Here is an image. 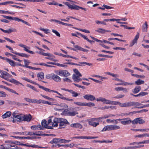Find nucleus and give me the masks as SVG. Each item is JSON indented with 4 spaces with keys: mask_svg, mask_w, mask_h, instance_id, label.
<instances>
[{
    "mask_svg": "<svg viewBox=\"0 0 149 149\" xmlns=\"http://www.w3.org/2000/svg\"><path fill=\"white\" fill-rule=\"evenodd\" d=\"M39 88H42V89L44 90L46 92H49L50 93L51 92H53L54 91V90H52L48 88H45L44 86H39Z\"/></svg>",
    "mask_w": 149,
    "mask_h": 149,
    "instance_id": "c756f323",
    "label": "nucleus"
},
{
    "mask_svg": "<svg viewBox=\"0 0 149 149\" xmlns=\"http://www.w3.org/2000/svg\"><path fill=\"white\" fill-rule=\"evenodd\" d=\"M53 92L57 93V94H58V95H60V96H56V97H58L59 98H60L61 99L66 100L71 102L73 101L74 100H73L72 99H70L63 97L62 94L59 93L57 91L54 90V91H53Z\"/></svg>",
    "mask_w": 149,
    "mask_h": 149,
    "instance_id": "20e7f679",
    "label": "nucleus"
},
{
    "mask_svg": "<svg viewBox=\"0 0 149 149\" xmlns=\"http://www.w3.org/2000/svg\"><path fill=\"white\" fill-rule=\"evenodd\" d=\"M63 3H64L67 6L68 8L71 9V10H73L74 7V5H71L68 2H63Z\"/></svg>",
    "mask_w": 149,
    "mask_h": 149,
    "instance_id": "bb28decb",
    "label": "nucleus"
},
{
    "mask_svg": "<svg viewBox=\"0 0 149 149\" xmlns=\"http://www.w3.org/2000/svg\"><path fill=\"white\" fill-rule=\"evenodd\" d=\"M131 130H132L134 131H146V132H148L149 131V129H131Z\"/></svg>",
    "mask_w": 149,
    "mask_h": 149,
    "instance_id": "c9c22d12",
    "label": "nucleus"
},
{
    "mask_svg": "<svg viewBox=\"0 0 149 149\" xmlns=\"http://www.w3.org/2000/svg\"><path fill=\"white\" fill-rule=\"evenodd\" d=\"M53 73L51 74L46 75V78L47 79H50L51 78L52 79V77H53Z\"/></svg>",
    "mask_w": 149,
    "mask_h": 149,
    "instance_id": "bf43d9fd",
    "label": "nucleus"
},
{
    "mask_svg": "<svg viewBox=\"0 0 149 149\" xmlns=\"http://www.w3.org/2000/svg\"><path fill=\"white\" fill-rule=\"evenodd\" d=\"M52 31L53 32L55 33L57 36L58 37H60L61 36L60 34L57 31L54 29H52Z\"/></svg>",
    "mask_w": 149,
    "mask_h": 149,
    "instance_id": "4d7b16f0",
    "label": "nucleus"
},
{
    "mask_svg": "<svg viewBox=\"0 0 149 149\" xmlns=\"http://www.w3.org/2000/svg\"><path fill=\"white\" fill-rule=\"evenodd\" d=\"M43 56H51L55 58V56L49 53H45L43 52Z\"/></svg>",
    "mask_w": 149,
    "mask_h": 149,
    "instance_id": "3c124183",
    "label": "nucleus"
},
{
    "mask_svg": "<svg viewBox=\"0 0 149 149\" xmlns=\"http://www.w3.org/2000/svg\"><path fill=\"white\" fill-rule=\"evenodd\" d=\"M96 23L97 24H101L104 25H106V23L104 21H99L97 20L95 21Z\"/></svg>",
    "mask_w": 149,
    "mask_h": 149,
    "instance_id": "774afa93",
    "label": "nucleus"
},
{
    "mask_svg": "<svg viewBox=\"0 0 149 149\" xmlns=\"http://www.w3.org/2000/svg\"><path fill=\"white\" fill-rule=\"evenodd\" d=\"M63 80L64 82H72L71 80L67 77L63 78Z\"/></svg>",
    "mask_w": 149,
    "mask_h": 149,
    "instance_id": "338daca9",
    "label": "nucleus"
},
{
    "mask_svg": "<svg viewBox=\"0 0 149 149\" xmlns=\"http://www.w3.org/2000/svg\"><path fill=\"white\" fill-rule=\"evenodd\" d=\"M95 31L100 33L104 34L105 33L106 30L101 28H98L97 30H95Z\"/></svg>",
    "mask_w": 149,
    "mask_h": 149,
    "instance_id": "cd10ccee",
    "label": "nucleus"
},
{
    "mask_svg": "<svg viewBox=\"0 0 149 149\" xmlns=\"http://www.w3.org/2000/svg\"><path fill=\"white\" fill-rule=\"evenodd\" d=\"M6 80H7L8 81H10L17 85H18L19 84L22 85H23L22 83L19 82L18 81L13 79H7Z\"/></svg>",
    "mask_w": 149,
    "mask_h": 149,
    "instance_id": "9b49d317",
    "label": "nucleus"
},
{
    "mask_svg": "<svg viewBox=\"0 0 149 149\" xmlns=\"http://www.w3.org/2000/svg\"><path fill=\"white\" fill-rule=\"evenodd\" d=\"M37 76L38 77H39L42 79L44 78V74L42 72H41L37 74Z\"/></svg>",
    "mask_w": 149,
    "mask_h": 149,
    "instance_id": "c03bdc74",
    "label": "nucleus"
},
{
    "mask_svg": "<svg viewBox=\"0 0 149 149\" xmlns=\"http://www.w3.org/2000/svg\"><path fill=\"white\" fill-rule=\"evenodd\" d=\"M22 79H23L24 80H25L28 82H30L31 83L34 84V81H33L32 80H29V79L27 78L26 77H22Z\"/></svg>",
    "mask_w": 149,
    "mask_h": 149,
    "instance_id": "6e6d98bb",
    "label": "nucleus"
},
{
    "mask_svg": "<svg viewBox=\"0 0 149 149\" xmlns=\"http://www.w3.org/2000/svg\"><path fill=\"white\" fill-rule=\"evenodd\" d=\"M41 124L42 126L45 128L46 127V126H47V125H48V124H47L46 120L45 119L42 120Z\"/></svg>",
    "mask_w": 149,
    "mask_h": 149,
    "instance_id": "37998d69",
    "label": "nucleus"
},
{
    "mask_svg": "<svg viewBox=\"0 0 149 149\" xmlns=\"http://www.w3.org/2000/svg\"><path fill=\"white\" fill-rule=\"evenodd\" d=\"M6 59L7 62H8L13 67L15 66V62L7 58H6Z\"/></svg>",
    "mask_w": 149,
    "mask_h": 149,
    "instance_id": "393cba45",
    "label": "nucleus"
},
{
    "mask_svg": "<svg viewBox=\"0 0 149 149\" xmlns=\"http://www.w3.org/2000/svg\"><path fill=\"white\" fill-rule=\"evenodd\" d=\"M79 76H77L76 74H74L72 75V78L74 81L78 82L79 81H81L82 79L79 78Z\"/></svg>",
    "mask_w": 149,
    "mask_h": 149,
    "instance_id": "2eb2a0df",
    "label": "nucleus"
},
{
    "mask_svg": "<svg viewBox=\"0 0 149 149\" xmlns=\"http://www.w3.org/2000/svg\"><path fill=\"white\" fill-rule=\"evenodd\" d=\"M74 8L73 10H78L79 9H81L82 10H84L85 11H86L87 9L86 8H83L82 7L79 6L77 5H75L74 6Z\"/></svg>",
    "mask_w": 149,
    "mask_h": 149,
    "instance_id": "f704fd0d",
    "label": "nucleus"
},
{
    "mask_svg": "<svg viewBox=\"0 0 149 149\" xmlns=\"http://www.w3.org/2000/svg\"><path fill=\"white\" fill-rule=\"evenodd\" d=\"M111 114H109V115H105L103 117H100L98 118L99 119H104L105 118H107L109 117H111Z\"/></svg>",
    "mask_w": 149,
    "mask_h": 149,
    "instance_id": "0e129e2a",
    "label": "nucleus"
},
{
    "mask_svg": "<svg viewBox=\"0 0 149 149\" xmlns=\"http://www.w3.org/2000/svg\"><path fill=\"white\" fill-rule=\"evenodd\" d=\"M73 28L74 29L79 30L81 31H83L86 33H90V31H89L87 30H86L85 29H78V28H77L74 27H73Z\"/></svg>",
    "mask_w": 149,
    "mask_h": 149,
    "instance_id": "a18cd8bd",
    "label": "nucleus"
},
{
    "mask_svg": "<svg viewBox=\"0 0 149 149\" xmlns=\"http://www.w3.org/2000/svg\"><path fill=\"white\" fill-rule=\"evenodd\" d=\"M76 33L78 35H80L84 39L86 40H87L88 38H87L86 36H85V35H83L81 33H79L78 32H77Z\"/></svg>",
    "mask_w": 149,
    "mask_h": 149,
    "instance_id": "864d4df0",
    "label": "nucleus"
},
{
    "mask_svg": "<svg viewBox=\"0 0 149 149\" xmlns=\"http://www.w3.org/2000/svg\"><path fill=\"white\" fill-rule=\"evenodd\" d=\"M15 19H15V21H17L18 22L21 21L29 26H31V25L28 22L22 20V19H19V18L17 17V18H15Z\"/></svg>",
    "mask_w": 149,
    "mask_h": 149,
    "instance_id": "a878e982",
    "label": "nucleus"
},
{
    "mask_svg": "<svg viewBox=\"0 0 149 149\" xmlns=\"http://www.w3.org/2000/svg\"><path fill=\"white\" fill-rule=\"evenodd\" d=\"M23 116H21L19 115H17L16 116V118L15 119L13 118V122H15L17 119H18V121H23Z\"/></svg>",
    "mask_w": 149,
    "mask_h": 149,
    "instance_id": "aec40b11",
    "label": "nucleus"
},
{
    "mask_svg": "<svg viewBox=\"0 0 149 149\" xmlns=\"http://www.w3.org/2000/svg\"><path fill=\"white\" fill-rule=\"evenodd\" d=\"M69 92L72 94V96L73 97H77L80 94L72 90H70Z\"/></svg>",
    "mask_w": 149,
    "mask_h": 149,
    "instance_id": "c85d7f7f",
    "label": "nucleus"
},
{
    "mask_svg": "<svg viewBox=\"0 0 149 149\" xmlns=\"http://www.w3.org/2000/svg\"><path fill=\"white\" fill-rule=\"evenodd\" d=\"M31 129L33 130H36L38 128L40 130L43 129L41 127V125H33L31 126Z\"/></svg>",
    "mask_w": 149,
    "mask_h": 149,
    "instance_id": "dca6fc26",
    "label": "nucleus"
},
{
    "mask_svg": "<svg viewBox=\"0 0 149 149\" xmlns=\"http://www.w3.org/2000/svg\"><path fill=\"white\" fill-rule=\"evenodd\" d=\"M53 123L52 126L54 127H57L58 123H60L59 126L61 127H59V128H61L62 127L64 128L66 124H68L69 123L66 119L57 118H54Z\"/></svg>",
    "mask_w": 149,
    "mask_h": 149,
    "instance_id": "f257e3e1",
    "label": "nucleus"
},
{
    "mask_svg": "<svg viewBox=\"0 0 149 149\" xmlns=\"http://www.w3.org/2000/svg\"><path fill=\"white\" fill-rule=\"evenodd\" d=\"M88 123L90 125L95 127H96L99 124L98 123H96L92 121H89Z\"/></svg>",
    "mask_w": 149,
    "mask_h": 149,
    "instance_id": "473e14b6",
    "label": "nucleus"
},
{
    "mask_svg": "<svg viewBox=\"0 0 149 149\" xmlns=\"http://www.w3.org/2000/svg\"><path fill=\"white\" fill-rule=\"evenodd\" d=\"M142 105V104L139 102H132V106H134V108H140V107H141L142 106H141Z\"/></svg>",
    "mask_w": 149,
    "mask_h": 149,
    "instance_id": "9d476101",
    "label": "nucleus"
},
{
    "mask_svg": "<svg viewBox=\"0 0 149 149\" xmlns=\"http://www.w3.org/2000/svg\"><path fill=\"white\" fill-rule=\"evenodd\" d=\"M4 38L6 40L9 41V42H11V43H15V41L10 40V39L8 38L4 37Z\"/></svg>",
    "mask_w": 149,
    "mask_h": 149,
    "instance_id": "69168bd1",
    "label": "nucleus"
},
{
    "mask_svg": "<svg viewBox=\"0 0 149 149\" xmlns=\"http://www.w3.org/2000/svg\"><path fill=\"white\" fill-rule=\"evenodd\" d=\"M11 137H14L15 139H29V138H30L29 137V136H28L27 137L25 136H11Z\"/></svg>",
    "mask_w": 149,
    "mask_h": 149,
    "instance_id": "4c0bfd02",
    "label": "nucleus"
},
{
    "mask_svg": "<svg viewBox=\"0 0 149 149\" xmlns=\"http://www.w3.org/2000/svg\"><path fill=\"white\" fill-rule=\"evenodd\" d=\"M144 123L145 121L140 118H136L132 121V123L133 124H137V123L142 124Z\"/></svg>",
    "mask_w": 149,
    "mask_h": 149,
    "instance_id": "f03ea898",
    "label": "nucleus"
},
{
    "mask_svg": "<svg viewBox=\"0 0 149 149\" xmlns=\"http://www.w3.org/2000/svg\"><path fill=\"white\" fill-rule=\"evenodd\" d=\"M53 80L56 82H60L61 81V78L57 75L53 73L52 79Z\"/></svg>",
    "mask_w": 149,
    "mask_h": 149,
    "instance_id": "4468645a",
    "label": "nucleus"
},
{
    "mask_svg": "<svg viewBox=\"0 0 149 149\" xmlns=\"http://www.w3.org/2000/svg\"><path fill=\"white\" fill-rule=\"evenodd\" d=\"M70 110L72 111H70L68 113V115L71 116H75L76 114L78 113L77 111H75V108H70L69 109Z\"/></svg>",
    "mask_w": 149,
    "mask_h": 149,
    "instance_id": "423d86ee",
    "label": "nucleus"
},
{
    "mask_svg": "<svg viewBox=\"0 0 149 149\" xmlns=\"http://www.w3.org/2000/svg\"><path fill=\"white\" fill-rule=\"evenodd\" d=\"M71 126L72 127H73L76 128H79V129H81L82 127V125L79 123H75L71 124Z\"/></svg>",
    "mask_w": 149,
    "mask_h": 149,
    "instance_id": "f3484780",
    "label": "nucleus"
},
{
    "mask_svg": "<svg viewBox=\"0 0 149 149\" xmlns=\"http://www.w3.org/2000/svg\"><path fill=\"white\" fill-rule=\"evenodd\" d=\"M27 67H28V68H29L32 69H33L34 70H42V69L41 68H35V67H32L31 66H28Z\"/></svg>",
    "mask_w": 149,
    "mask_h": 149,
    "instance_id": "13d9d810",
    "label": "nucleus"
},
{
    "mask_svg": "<svg viewBox=\"0 0 149 149\" xmlns=\"http://www.w3.org/2000/svg\"><path fill=\"white\" fill-rule=\"evenodd\" d=\"M24 61L25 63V65H24V67L28 68V67H27L29 66L28 65H29V64L30 63V62L28 60L26 59H24Z\"/></svg>",
    "mask_w": 149,
    "mask_h": 149,
    "instance_id": "5fc2aeb1",
    "label": "nucleus"
},
{
    "mask_svg": "<svg viewBox=\"0 0 149 149\" xmlns=\"http://www.w3.org/2000/svg\"><path fill=\"white\" fill-rule=\"evenodd\" d=\"M74 146V144L73 143H72L69 144H67L65 145H61L59 144H57L56 146H58V148H59L61 146H63L65 148L66 147H70V148Z\"/></svg>",
    "mask_w": 149,
    "mask_h": 149,
    "instance_id": "6ab92c4d",
    "label": "nucleus"
},
{
    "mask_svg": "<svg viewBox=\"0 0 149 149\" xmlns=\"http://www.w3.org/2000/svg\"><path fill=\"white\" fill-rule=\"evenodd\" d=\"M141 87L139 86H137L133 89L132 92L133 93L136 94L138 93L141 90Z\"/></svg>",
    "mask_w": 149,
    "mask_h": 149,
    "instance_id": "4be33fe9",
    "label": "nucleus"
},
{
    "mask_svg": "<svg viewBox=\"0 0 149 149\" xmlns=\"http://www.w3.org/2000/svg\"><path fill=\"white\" fill-rule=\"evenodd\" d=\"M32 118V117L31 114L25 115L23 116V121L30 122Z\"/></svg>",
    "mask_w": 149,
    "mask_h": 149,
    "instance_id": "0eeeda50",
    "label": "nucleus"
},
{
    "mask_svg": "<svg viewBox=\"0 0 149 149\" xmlns=\"http://www.w3.org/2000/svg\"><path fill=\"white\" fill-rule=\"evenodd\" d=\"M42 103L44 104H48L50 105H53V104L51 102H49L47 101L42 100Z\"/></svg>",
    "mask_w": 149,
    "mask_h": 149,
    "instance_id": "09e8293b",
    "label": "nucleus"
},
{
    "mask_svg": "<svg viewBox=\"0 0 149 149\" xmlns=\"http://www.w3.org/2000/svg\"><path fill=\"white\" fill-rule=\"evenodd\" d=\"M84 98L88 100L93 101L95 100V97L93 95L90 94H86L83 96Z\"/></svg>",
    "mask_w": 149,
    "mask_h": 149,
    "instance_id": "39448f33",
    "label": "nucleus"
},
{
    "mask_svg": "<svg viewBox=\"0 0 149 149\" xmlns=\"http://www.w3.org/2000/svg\"><path fill=\"white\" fill-rule=\"evenodd\" d=\"M127 120H127L126 121H121V123L124 125H127L131 123H132V121L130 120V119H127Z\"/></svg>",
    "mask_w": 149,
    "mask_h": 149,
    "instance_id": "72a5a7b5",
    "label": "nucleus"
},
{
    "mask_svg": "<svg viewBox=\"0 0 149 149\" xmlns=\"http://www.w3.org/2000/svg\"><path fill=\"white\" fill-rule=\"evenodd\" d=\"M132 106V102H129L122 104L120 107H131Z\"/></svg>",
    "mask_w": 149,
    "mask_h": 149,
    "instance_id": "f8f14e48",
    "label": "nucleus"
},
{
    "mask_svg": "<svg viewBox=\"0 0 149 149\" xmlns=\"http://www.w3.org/2000/svg\"><path fill=\"white\" fill-rule=\"evenodd\" d=\"M0 72L2 75L7 76L9 77H10L12 76L10 74L4 71L0 70Z\"/></svg>",
    "mask_w": 149,
    "mask_h": 149,
    "instance_id": "7c9ffc66",
    "label": "nucleus"
},
{
    "mask_svg": "<svg viewBox=\"0 0 149 149\" xmlns=\"http://www.w3.org/2000/svg\"><path fill=\"white\" fill-rule=\"evenodd\" d=\"M102 102L106 104H111V101L107 100L104 98H103Z\"/></svg>",
    "mask_w": 149,
    "mask_h": 149,
    "instance_id": "58836bf2",
    "label": "nucleus"
},
{
    "mask_svg": "<svg viewBox=\"0 0 149 149\" xmlns=\"http://www.w3.org/2000/svg\"><path fill=\"white\" fill-rule=\"evenodd\" d=\"M0 30L3 32L7 33H11L12 32H16L17 31V30L13 28L11 29H9L8 30H6L1 28H0Z\"/></svg>",
    "mask_w": 149,
    "mask_h": 149,
    "instance_id": "1a4fd4ad",
    "label": "nucleus"
},
{
    "mask_svg": "<svg viewBox=\"0 0 149 149\" xmlns=\"http://www.w3.org/2000/svg\"><path fill=\"white\" fill-rule=\"evenodd\" d=\"M74 72L75 73V74L77 76L80 77L82 76L81 74L79 72L77 69H74L73 70Z\"/></svg>",
    "mask_w": 149,
    "mask_h": 149,
    "instance_id": "79ce46f5",
    "label": "nucleus"
},
{
    "mask_svg": "<svg viewBox=\"0 0 149 149\" xmlns=\"http://www.w3.org/2000/svg\"><path fill=\"white\" fill-rule=\"evenodd\" d=\"M11 52L15 55H18L19 56H21L22 57H25L26 58H28L30 56L29 55H28V54H26L24 53H18L16 52H13V51Z\"/></svg>",
    "mask_w": 149,
    "mask_h": 149,
    "instance_id": "ddd939ff",
    "label": "nucleus"
},
{
    "mask_svg": "<svg viewBox=\"0 0 149 149\" xmlns=\"http://www.w3.org/2000/svg\"><path fill=\"white\" fill-rule=\"evenodd\" d=\"M1 16H2L4 18L6 19H9L10 20H15V19H15V18H17V17H11L10 16H6L4 15H2Z\"/></svg>",
    "mask_w": 149,
    "mask_h": 149,
    "instance_id": "2f4dec72",
    "label": "nucleus"
},
{
    "mask_svg": "<svg viewBox=\"0 0 149 149\" xmlns=\"http://www.w3.org/2000/svg\"><path fill=\"white\" fill-rule=\"evenodd\" d=\"M124 96V95H119L113 97V98H114L119 99L123 97Z\"/></svg>",
    "mask_w": 149,
    "mask_h": 149,
    "instance_id": "e2e57ef3",
    "label": "nucleus"
},
{
    "mask_svg": "<svg viewBox=\"0 0 149 149\" xmlns=\"http://www.w3.org/2000/svg\"><path fill=\"white\" fill-rule=\"evenodd\" d=\"M112 126L113 130H116L119 129L120 128V127L119 126L116 125H112Z\"/></svg>",
    "mask_w": 149,
    "mask_h": 149,
    "instance_id": "680f3d73",
    "label": "nucleus"
},
{
    "mask_svg": "<svg viewBox=\"0 0 149 149\" xmlns=\"http://www.w3.org/2000/svg\"><path fill=\"white\" fill-rule=\"evenodd\" d=\"M7 94L5 93L3 91H0V97H6Z\"/></svg>",
    "mask_w": 149,
    "mask_h": 149,
    "instance_id": "603ef678",
    "label": "nucleus"
},
{
    "mask_svg": "<svg viewBox=\"0 0 149 149\" xmlns=\"http://www.w3.org/2000/svg\"><path fill=\"white\" fill-rule=\"evenodd\" d=\"M84 106H88L89 107H91L95 106V104L93 103L90 102L88 103H84Z\"/></svg>",
    "mask_w": 149,
    "mask_h": 149,
    "instance_id": "ea45409f",
    "label": "nucleus"
},
{
    "mask_svg": "<svg viewBox=\"0 0 149 149\" xmlns=\"http://www.w3.org/2000/svg\"><path fill=\"white\" fill-rule=\"evenodd\" d=\"M118 40L119 41H122V42H126L125 40L120 39L117 38H109L108 39V40L109 41L112 40Z\"/></svg>",
    "mask_w": 149,
    "mask_h": 149,
    "instance_id": "49530a36",
    "label": "nucleus"
},
{
    "mask_svg": "<svg viewBox=\"0 0 149 149\" xmlns=\"http://www.w3.org/2000/svg\"><path fill=\"white\" fill-rule=\"evenodd\" d=\"M84 102H74V103L78 105L81 106H84Z\"/></svg>",
    "mask_w": 149,
    "mask_h": 149,
    "instance_id": "052dcab7",
    "label": "nucleus"
},
{
    "mask_svg": "<svg viewBox=\"0 0 149 149\" xmlns=\"http://www.w3.org/2000/svg\"><path fill=\"white\" fill-rule=\"evenodd\" d=\"M111 104H113V105H117L118 104L120 106V105H121V103L120 102H119L118 101H111Z\"/></svg>",
    "mask_w": 149,
    "mask_h": 149,
    "instance_id": "8fccbe9b",
    "label": "nucleus"
},
{
    "mask_svg": "<svg viewBox=\"0 0 149 149\" xmlns=\"http://www.w3.org/2000/svg\"><path fill=\"white\" fill-rule=\"evenodd\" d=\"M58 75L67 77L70 75V74L66 70H61L58 72Z\"/></svg>",
    "mask_w": 149,
    "mask_h": 149,
    "instance_id": "7ed1b4c3",
    "label": "nucleus"
},
{
    "mask_svg": "<svg viewBox=\"0 0 149 149\" xmlns=\"http://www.w3.org/2000/svg\"><path fill=\"white\" fill-rule=\"evenodd\" d=\"M148 29V25L147 24V22H146L142 26V31L143 32H146L147 31Z\"/></svg>",
    "mask_w": 149,
    "mask_h": 149,
    "instance_id": "b1692460",
    "label": "nucleus"
},
{
    "mask_svg": "<svg viewBox=\"0 0 149 149\" xmlns=\"http://www.w3.org/2000/svg\"><path fill=\"white\" fill-rule=\"evenodd\" d=\"M11 114V113L10 111H7L6 113H5L2 116V117L3 119L7 117H10Z\"/></svg>",
    "mask_w": 149,
    "mask_h": 149,
    "instance_id": "5701e85b",
    "label": "nucleus"
},
{
    "mask_svg": "<svg viewBox=\"0 0 149 149\" xmlns=\"http://www.w3.org/2000/svg\"><path fill=\"white\" fill-rule=\"evenodd\" d=\"M113 130L112 125H107L105 126L103 129L102 131H104L107 130L110 131Z\"/></svg>",
    "mask_w": 149,
    "mask_h": 149,
    "instance_id": "a211bd4d",
    "label": "nucleus"
},
{
    "mask_svg": "<svg viewBox=\"0 0 149 149\" xmlns=\"http://www.w3.org/2000/svg\"><path fill=\"white\" fill-rule=\"evenodd\" d=\"M59 138H55L51 141L49 143L51 144H53V143H59Z\"/></svg>",
    "mask_w": 149,
    "mask_h": 149,
    "instance_id": "a19ab883",
    "label": "nucleus"
},
{
    "mask_svg": "<svg viewBox=\"0 0 149 149\" xmlns=\"http://www.w3.org/2000/svg\"><path fill=\"white\" fill-rule=\"evenodd\" d=\"M139 33L137 32V35L135 36L134 38L132 40V42L130 45V46L131 47L135 43H137V40L139 38Z\"/></svg>",
    "mask_w": 149,
    "mask_h": 149,
    "instance_id": "6e6552de",
    "label": "nucleus"
},
{
    "mask_svg": "<svg viewBox=\"0 0 149 149\" xmlns=\"http://www.w3.org/2000/svg\"><path fill=\"white\" fill-rule=\"evenodd\" d=\"M144 81L140 79H138L135 82V84L137 85H139L144 84Z\"/></svg>",
    "mask_w": 149,
    "mask_h": 149,
    "instance_id": "e433bc0d",
    "label": "nucleus"
},
{
    "mask_svg": "<svg viewBox=\"0 0 149 149\" xmlns=\"http://www.w3.org/2000/svg\"><path fill=\"white\" fill-rule=\"evenodd\" d=\"M26 86L27 87L32 89L33 90H34L35 91L37 92H38V91L35 88V87H34L33 86L29 84H27L26 85Z\"/></svg>",
    "mask_w": 149,
    "mask_h": 149,
    "instance_id": "de8ad7c7",
    "label": "nucleus"
},
{
    "mask_svg": "<svg viewBox=\"0 0 149 149\" xmlns=\"http://www.w3.org/2000/svg\"><path fill=\"white\" fill-rule=\"evenodd\" d=\"M92 141L93 143H94V142H96V143L99 142V143H112L113 141H112V140L106 141H105L104 140H103L102 141H100L94 140H93Z\"/></svg>",
    "mask_w": 149,
    "mask_h": 149,
    "instance_id": "412c9836",
    "label": "nucleus"
}]
</instances>
